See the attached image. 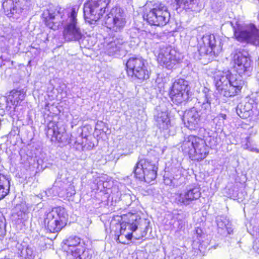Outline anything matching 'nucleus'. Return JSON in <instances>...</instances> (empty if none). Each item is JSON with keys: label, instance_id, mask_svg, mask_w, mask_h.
Masks as SVG:
<instances>
[{"label": "nucleus", "instance_id": "1", "mask_svg": "<svg viewBox=\"0 0 259 259\" xmlns=\"http://www.w3.org/2000/svg\"><path fill=\"white\" fill-rule=\"evenodd\" d=\"M234 69L238 75H233L229 71H219L214 76V82L219 93L226 97H233L238 94L244 84L242 75L249 76L252 70L251 61L247 52H238L233 56Z\"/></svg>", "mask_w": 259, "mask_h": 259}, {"label": "nucleus", "instance_id": "2", "mask_svg": "<svg viewBox=\"0 0 259 259\" xmlns=\"http://www.w3.org/2000/svg\"><path fill=\"white\" fill-rule=\"evenodd\" d=\"M212 95L211 90L204 87L197 99L194 106L184 112V124L190 130L197 129L201 122L208 119L211 114V101Z\"/></svg>", "mask_w": 259, "mask_h": 259}, {"label": "nucleus", "instance_id": "3", "mask_svg": "<svg viewBox=\"0 0 259 259\" xmlns=\"http://www.w3.org/2000/svg\"><path fill=\"white\" fill-rule=\"evenodd\" d=\"M79 7L73 6L65 10L64 15H67V18L62 20L63 25V36L67 41H78L80 42L84 37L83 31L77 18Z\"/></svg>", "mask_w": 259, "mask_h": 259}, {"label": "nucleus", "instance_id": "4", "mask_svg": "<svg viewBox=\"0 0 259 259\" xmlns=\"http://www.w3.org/2000/svg\"><path fill=\"white\" fill-rule=\"evenodd\" d=\"M182 150L190 157L198 160L204 159L208 154V148L204 140L195 136L185 138L181 145Z\"/></svg>", "mask_w": 259, "mask_h": 259}, {"label": "nucleus", "instance_id": "5", "mask_svg": "<svg viewBox=\"0 0 259 259\" xmlns=\"http://www.w3.org/2000/svg\"><path fill=\"white\" fill-rule=\"evenodd\" d=\"M68 215L64 208L57 207L46 212L44 216V225L51 233L61 231L67 224Z\"/></svg>", "mask_w": 259, "mask_h": 259}, {"label": "nucleus", "instance_id": "6", "mask_svg": "<svg viewBox=\"0 0 259 259\" xmlns=\"http://www.w3.org/2000/svg\"><path fill=\"white\" fill-rule=\"evenodd\" d=\"M170 13L166 6L155 3L152 7L146 9L143 18L151 25L159 27L165 26L169 21Z\"/></svg>", "mask_w": 259, "mask_h": 259}, {"label": "nucleus", "instance_id": "7", "mask_svg": "<svg viewBox=\"0 0 259 259\" xmlns=\"http://www.w3.org/2000/svg\"><path fill=\"white\" fill-rule=\"evenodd\" d=\"M110 0H89L84 4V19L90 24L98 21L107 11Z\"/></svg>", "mask_w": 259, "mask_h": 259}, {"label": "nucleus", "instance_id": "8", "mask_svg": "<svg viewBox=\"0 0 259 259\" xmlns=\"http://www.w3.org/2000/svg\"><path fill=\"white\" fill-rule=\"evenodd\" d=\"M158 63L168 69H172L177 64L180 63L182 55L171 46H162L156 53Z\"/></svg>", "mask_w": 259, "mask_h": 259}, {"label": "nucleus", "instance_id": "9", "mask_svg": "<svg viewBox=\"0 0 259 259\" xmlns=\"http://www.w3.org/2000/svg\"><path fill=\"white\" fill-rule=\"evenodd\" d=\"M126 71L128 75L134 79L143 81L149 78V71L141 57H131L127 61Z\"/></svg>", "mask_w": 259, "mask_h": 259}, {"label": "nucleus", "instance_id": "10", "mask_svg": "<svg viewBox=\"0 0 259 259\" xmlns=\"http://www.w3.org/2000/svg\"><path fill=\"white\" fill-rule=\"evenodd\" d=\"M126 23L123 10L118 7L112 8L105 17V23L107 28L115 32H121Z\"/></svg>", "mask_w": 259, "mask_h": 259}, {"label": "nucleus", "instance_id": "11", "mask_svg": "<svg viewBox=\"0 0 259 259\" xmlns=\"http://www.w3.org/2000/svg\"><path fill=\"white\" fill-rule=\"evenodd\" d=\"M234 32L238 41H246L255 46H259V29L254 25L250 24L237 29L234 28Z\"/></svg>", "mask_w": 259, "mask_h": 259}, {"label": "nucleus", "instance_id": "12", "mask_svg": "<svg viewBox=\"0 0 259 259\" xmlns=\"http://www.w3.org/2000/svg\"><path fill=\"white\" fill-rule=\"evenodd\" d=\"M30 5V0H4L2 4L5 14L10 18H17V14L26 12Z\"/></svg>", "mask_w": 259, "mask_h": 259}, {"label": "nucleus", "instance_id": "13", "mask_svg": "<svg viewBox=\"0 0 259 259\" xmlns=\"http://www.w3.org/2000/svg\"><path fill=\"white\" fill-rule=\"evenodd\" d=\"M200 196L201 192L198 187L189 186L184 190L175 194V202L181 206H187L199 198Z\"/></svg>", "mask_w": 259, "mask_h": 259}, {"label": "nucleus", "instance_id": "14", "mask_svg": "<svg viewBox=\"0 0 259 259\" xmlns=\"http://www.w3.org/2000/svg\"><path fill=\"white\" fill-rule=\"evenodd\" d=\"M169 112L167 109H156L154 115V120L156 126L161 131L169 133L172 127L169 116Z\"/></svg>", "mask_w": 259, "mask_h": 259}, {"label": "nucleus", "instance_id": "15", "mask_svg": "<svg viewBox=\"0 0 259 259\" xmlns=\"http://www.w3.org/2000/svg\"><path fill=\"white\" fill-rule=\"evenodd\" d=\"M26 96V91L24 89L13 90L6 96V108L9 110H14L16 107L23 101Z\"/></svg>", "mask_w": 259, "mask_h": 259}, {"label": "nucleus", "instance_id": "16", "mask_svg": "<svg viewBox=\"0 0 259 259\" xmlns=\"http://www.w3.org/2000/svg\"><path fill=\"white\" fill-rule=\"evenodd\" d=\"M62 243L63 250L72 256L75 253L81 251L83 249V243H81L80 238L77 236H71L64 240Z\"/></svg>", "mask_w": 259, "mask_h": 259}, {"label": "nucleus", "instance_id": "17", "mask_svg": "<svg viewBox=\"0 0 259 259\" xmlns=\"http://www.w3.org/2000/svg\"><path fill=\"white\" fill-rule=\"evenodd\" d=\"M202 42L210 48V52L214 56H217L222 50V43L218 36L213 34L205 35L202 38Z\"/></svg>", "mask_w": 259, "mask_h": 259}, {"label": "nucleus", "instance_id": "18", "mask_svg": "<svg viewBox=\"0 0 259 259\" xmlns=\"http://www.w3.org/2000/svg\"><path fill=\"white\" fill-rule=\"evenodd\" d=\"M63 11L61 8L58 7L54 12H49L48 16L45 19L46 25L53 30L58 29L61 24L60 18L63 19L61 15Z\"/></svg>", "mask_w": 259, "mask_h": 259}, {"label": "nucleus", "instance_id": "19", "mask_svg": "<svg viewBox=\"0 0 259 259\" xmlns=\"http://www.w3.org/2000/svg\"><path fill=\"white\" fill-rule=\"evenodd\" d=\"M124 42L125 40L121 35L114 36L112 40L106 46L105 53L109 56L114 55L119 51Z\"/></svg>", "mask_w": 259, "mask_h": 259}, {"label": "nucleus", "instance_id": "20", "mask_svg": "<svg viewBox=\"0 0 259 259\" xmlns=\"http://www.w3.org/2000/svg\"><path fill=\"white\" fill-rule=\"evenodd\" d=\"M216 223L218 232L221 234H231L233 232L231 224L226 217L224 215L218 216L216 218Z\"/></svg>", "mask_w": 259, "mask_h": 259}, {"label": "nucleus", "instance_id": "21", "mask_svg": "<svg viewBox=\"0 0 259 259\" xmlns=\"http://www.w3.org/2000/svg\"><path fill=\"white\" fill-rule=\"evenodd\" d=\"M63 130L59 127L58 125L54 122H50L48 124L46 134L48 137L55 138L56 140L62 141Z\"/></svg>", "mask_w": 259, "mask_h": 259}, {"label": "nucleus", "instance_id": "22", "mask_svg": "<svg viewBox=\"0 0 259 259\" xmlns=\"http://www.w3.org/2000/svg\"><path fill=\"white\" fill-rule=\"evenodd\" d=\"M251 108V104L249 102L240 103L236 107V113L240 117L245 119L250 116Z\"/></svg>", "mask_w": 259, "mask_h": 259}, {"label": "nucleus", "instance_id": "23", "mask_svg": "<svg viewBox=\"0 0 259 259\" xmlns=\"http://www.w3.org/2000/svg\"><path fill=\"white\" fill-rule=\"evenodd\" d=\"M189 93H187V91H181V90H179L177 93L176 92L175 96H174L172 94V88H171L169 93L171 101L176 104H181L187 100L189 98Z\"/></svg>", "mask_w": 259, "mask_h": 259}, {"label": "nucleus", "instance_id": "24", "mask_svg": "<svg viewBox=\"0 0 259 259\" xmlns=\"http://www.w3.org/2000/svg\"><path fill=\"white\" fill-rule=\"evenodd\" d=\"M10 190V181L5 175L0 174V200L7 196Z\"/></svg>", "mask_w": 259, "mask_h": 259}, {"label": "nucleus", "instance_id": "25", "mask_svg": "<svg viewBox=\"0 0 259 259\" xmlns=\"http://www.w3.org/2000/svg\"><path fill=\"white\" fill-rule=\"evenodd\" d=\"M171 88H172V94L174 96L179 90H181V91H187V93H189L190 90L188 81L182 78L176 80Z\"/></svg>", "mask_w": 259, "mask_h": 259}, {"label": "nucleus", "instance_id": "26", "mask_svg": "<svg viewBox=\"0 0 259 259\" xmlns=\"http://www.w3.org/2000/svg\"><path fill=\"white\" fill-rule=\"evenodd\" d=\"M179 7L193 9V6L198 5L199 0H172Z\"/></svg>", "mask_w": 259, "mask_h": 259}, {"label": "nucleus", "instance_id": "27", "mask_svg": "<svg viewBox=\"0 0 259 259\" xmlns=\"http://www.w3.org/2000/svg\"><path fill=\"white\" fill-rule=\"evenodd\" d=\"M143 163V160H139L137 163L134 169L135 177L140 180H143L144 177L145 168Z\"/></svg>", "mask_w": 259, "mask_h": 259}, {"label": "nucleus", "instance_id": "28", "mask_svg": "<svg viewBox=\"0 0 259 259\" xmlns=\"http://www.w3.org/2000/svg\"><path fill=\"white\" fill-rule=\"evenodd\" d=\"M73 256L75 259H91L92 254L91 250H85L83 246V249L81 251L75 253Z\"/></svg>", "mask_w": 259, "mask_h": 259}, {"label": "nucleus", "instance_id": "29", "mask_svg": "<svg viewBox=\"0 0 259 259\" xmlns=\"http://www.w3.org/2000/svg\"><path fill=\"white\" fill-rule=\"evenodd\" d=\"M173 219L177 222V223L175 224L177 228L180 230L182 229L185 224L184 214L183 213L174 214Z\"/></svg>", "mask_w": 259, "mask_h": 259}, {"label": "nucleus", "instance_id": "30", "mask_svg": "<svg viewBox=\"0 0 259 259\" xmlns=\"http://www.w3.org/2000/svg\"><path fill=\"white\" fill-rule=\"evenodd\" d=\"M143 165L145 168V171H157L158 167L156 163L157 162L155 161H149L148 159H143Z\"/></svg>", "mask_w": 259, "mask_h": 259}, {"label": "nucleus", "instance_id": "31", "mask_svg": "<svg viewBox=\"0 0 259 259\" xmlns=\"http://www.w3.org/2000/svg\"><path fill=\"white\" fill-rule=\"evenodd\" d=\"M132 223H128L127 225L128 226L129 229L132 232H135L137 230L138 226L139 225V222L141 220V218L137 215H132Z\"/></svg>", "mask_w": 259, "mask_h": 259}, {"label": "nucleus", "instance_id": "32", "mask_svg": "<svg viewBox=\"0 0 259 259\" xmlns=\"http://www.w3.org/2000/svg\"><path fill=\"white\" fill-rule=\"evenodd\" d=\"M156 176L157 171H145L143 180L146 182L150 183L155 179Z\"/></svg>", "mask_w": 259, "mask_h": 259}, {"label": "nucleus", "instance_id": "33", "mask_svg": "<svg viewBox=\"0 0 259 259\" xmlns=\"http://www.w3.org/2000/svg\"><path fill=\"white\" fill-rule=\"evenodd\" d=\"M210 48H209L207 45H205L203 43V45L200 46L198 49V52L201 57H202L205 55H213L212 52L210 51Z\"/></svg>", "mask_w": 259, "mask_h": 259}, {"label": "nucleus", "instance_id": "34", "mask_svg": "<svg viewBox=\"0 0 259 259\" xmlns=\"http://www.w3.org/2000/svg\"><path fill=\"white\" fill-rule=\"evenodd\" d=\"M16 247L18 249L17 253L21 257L26 258L27 246H24L22 244L17 243Z\"/></svg>", "mask_w": 259, "mask_h": 259}, {"label": "nucleus", "instance_id": "35", "mask_svg": "<svg viewBox=\"0 0 259 259\" xmlns=\"http://www.w3.org/2000/svg\"><path fill=\"white\" fill-rule=\"evenodd\" d=\"M5 219L3 215L0 213V240H2L4 236L5 235Z\"/></svg>", "mask_w": 259, "mask_h": 259}, {"label": "nucleus", "instance_id": "36", "mask_svg": "<svg viewBox=\"0 0 259 259\" xmlns=\"http://www.w3.org/2000/svg\"><path fill=\"white\" fill-rule=\"evenodd\" d=\"M75 192L73 188V186L69 185L68 188L66 190V192H63V191H60L59 192V195L63 197V196H66V197H71L73 195L75 194Z\"/></svg>", "mask_w": 259, "mask_h": 259}, {"label": "nucleus", "instance_id": "37", "mask_svg": "<svg viewBox=\"0 0 259 259\" xmlns=\"http://www.w3.org/2000/svg\"><path fill=\"white\" fill-rule=\"evenodd\" d=\"M18 219L21 221H25L28 219V214L27 212V209L23 208L22 209H20V211L17 212Z\"/></svg>", "mask_w": 259, "mask_h": 259}, {"label": "nucleus", "instance_id": "38", "mask_svg": "<svg viewBox=\"0 0 259 259\" xmlns=\"http://www.w3.org/2000/svg\"><path fill=\"white\" fill-rule=\"evenodd\" d=\"M118 226L120 227V235H117V238L116 239V241H118L119 243L124 244L125 242L124 241H122L120 238H122V235L123 234V232L125 231L126 228V224H121L120 225H118Z\"/></svg>", "mask_w": 259, "mask_h": 259}, {"label": "nucleus", "instance_id": "39", "mask_svg": "<svg viewBox=\"0 0 259 259\" xmlns=\"http://www.w3.org/2000/svg\"><path fill=\"white\" fill-rule=\"evenodd\" d=\"M206 141L208 143L210 147H214L217 145L218 142L217 139L214 136L209 137L208 139H206Z\"/></svg>", "mask_w": 259, "mask_h": 259}, {"label": "nucleus", "instance_id": "40", "mask_svg": "<svg viewBox=\"0 0 259 259\" xmlns=\"http://www.w3.org/2000/svg\"><path fill=\"white\" fill-rule=\"evenodd\" d=\"M172 181L173 187H178L183 183V180H179L178 178H175V177H172Z\"/></svg>", "mask_w": 259, "mask_h": 259}, {"label": "nucleus", "instance_id": "41", "mask_svg": "<svg viewBox=\"0 0 259 259\" xmlns=\"http://www.w3.org/2000/svg\"><path fill=\"white\" fill-rule=\"evenodd\" d=\"M164 183L166 185L172 186V177L164 175L163 177Z\"/></svg>", "mask_w": 259, "mask_h": 259}, {"label": "nucleus", "instance_id": "42", "mask_svg": "<svg viewBox=\"0 0 259 259\" xmlns=\"http://www.w3.org/2000/svg\"><path fill=\"white\" fill-rule=\"evenodd\" d=\"M33 255V249L31 247L27 246V251L26 252V258L31 259Z\"/></svg>", "mask_w": 259, "mask_h": 259}, {"label": "nucleus", "instance_id": "43", "mask_svg": "<svg viewBox=\"0 0 259 259\" xmlns=\"http://www.w3.org/2000/svg\"><path fill=\"white\" fill-rule=\"evenodd\" d=\"M175 175L172 177H175V178H178L179 180H183L182 177V170L180 169H175L174 171Z\"/></svg>", "mask_w": 259, "mask_h": 259}, {"label": "nucleus", "instance_id": "44", "mask_svg": "<svg viewBox=\"0 0 259 259\" xmlns=\"http://www.w3.org/2000/svg\"><path fill=\"white\" fill-rule=\"evenodd\" d=\"M218 118H219L220 121H222V123H224V120L226 119V115L224 114H220L218 116Z\"/></svg>", "mask_w": 259, "mask_h": 259}, {"label": "nucleus", "instance_id": "45", "mask_svg": "<svg viewBox=\"0 0 259 259\" xmlns=\"http://www.w3.org/2000/svg\"><path fill=\"white\" fill-rule=\"evenodd\" d=\"M248 150L249 151L255 152L256 153L259 152V150L257 148L253 147L251 146L249 147V148L248 149Z\"/></svg>", "mask_w": 259, "mask_h": 259}, {"label": "nucleus", "instance_id": "46", "mask_svg": "<svg viewBox=\"0 0 259 259\" xmlns=\"http://www.w3.org/2000/svg\"><path fill=\"white\" fill-rule=\"evenodd\" d=\"M250 146H251V145L249 142H247L245 144L243 145V148L246 150H248Z\"/></svg>", "mask_w": 259, "mask_h": 259}, {"label": "nucleus", "instance_id": "47", "mask_svg": "<svg viewBox=\"0 0 259 259\" xmlns=\"http://www.w3.org/2000/svg\"><path fill=\"white\" fill-rule=\"evenodd\" d=\"M134 236L132 233H130L125 235V237L127 238L128 240H131Z\"/></svg>", "mask_w": 259, "mask_h": 259}, {"label": "nucleus", "instance_id": "48", "mask_svg": "<svg viewBox=\"0 0 259 259\" xmlns=\"http://www.w3.org/2000/svg\"><path fill=\"white\" fill-rule=\"evenodd\" d=\"M143 237V235H142L141 236H139V237L135 236V238L136 240H139V239H141Z\"/></svg>", "mask_w": 259, "mask_h": 259}, {"label": "nucleus", "instance_id": "49", "mask_svg": "<svg viewBox=\"0 0 259 259\" xmlns=\"http://www.w3.org/2000/svg\"><path fill=\"white\" fill-rule=\"evenodd\" d=\"M30 158V157H27L26 160H28V159H29V158Z\"/></svg>", "mask_w": 259, "mask_h": 259}]
</instances>
